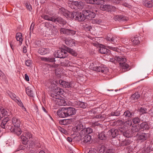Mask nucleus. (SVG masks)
Here are the masks:
<instances>
[{"label":"nucleus","mask_w":153,"mask_h":153,"mask_svg":"<svg viewBox=\"0 0 153 153\" xmlns=\"http://www.w3.org/2000/svg\"><path fill=\"white\" fill-rule=\"evenodd\" d=\"M91 136L90 135H86L83 137L80 140H81L82 144H85L89 142L91 140Z\"/></svg>","instance_id":"aec40b11"},{"label":"nucleus","mask_w":153,"mask_h":153,"mask_svg":"<svg viewBox=\"0 0 153 153\" xmlns=\"http://www.w3.org/2000/svg\"><path fill=\"white\" fill-rule=\"evenodd\" d=\"M60 32L62 33L65 34L67 35H69V29L64 28H61L60 30Z\"/></svg>","instance_id":"a18cd8bd"},{"label":"nucleus","mask_w":153,"mask_h":153,"mask_svg":"<svg viewBox=\"0 0 153 153\" xmlns=\"http://www.w3.org/2000/svg\"><path fill=\"white\" fill-rule=\"evenodd\" d=\"M117 38L115 37H111V40L110 42H113V43H115L116 42H117Z\"/></svg>","instance_id":"6e6d98bb"},{"label":"nucleus","mask_w":153,"mask_h":153,"mask_svg":"<svg viewBox=\"0 0 153 153\" xmlns=\"http://www.w3.org/2000/svg\"><path fill=\"white\" fill-rule=\"evenodd\" d=\"M26 93L28 95L31 97H33L34 94L33 92V91L31 90V88H27L26 89Z\"/></svg>","instance_id":"4c0bfd02"},{"label":"nucleus","mask_w":153,"mask_h":153,"mask_svg":"<svg viewBox=\"0 0 153 153\" xmlns=\"http://www.w3.org/2000/svg\"><path fill=\"white\" fill-rule=\"evenodd\" d=\"M20 107H21L22 108V111L23 112H26L27 110L26 108L22 102L20 100Z\"/></svg>","instance_id":"3c124183"},{"label":"nucleus","mask_w":153,"mask_h":153,"mask_svg":"<svg viewBox=\"0 0 153 153\" xmlns=\"http://www.w3.org/2000/svg\"><path fill=\"white\" fill-rule=\"evenodd\" d=\"M89 68L91 70L97 71L101 72L104 74L106 73L108 70L107 68L101 65L100 66H95L93 63L91 64L89 66Z\"/></svg>","instance_id":"7ed1b4c3"},{"label":"nucleus","mask_w":153,"mask_h":153,"mask_svg":"<svg viewBox=\"0 0 153 153\" xmlns=\"http://www.w3.org/2000/svg\"><path fill=\"white\" fill-rule=\"evenodd\" d=\"M93 132V130L91 128L88 127L87 128L82 129L79 133V134L78 137H77L76 139L78 140L79 141L81 139V137L85 135H88L91 133Z\"/></svg>","instance_id":"423d86ee"},{"label":"nucleus","mask_w":153,"mask_h":153,"mask_svg":"<svg viewBox=\"0 0 153 153\" xmlns=\"http://www.w3.org/2000/svg\"><path fill=\"white\" fill-rule=\"evenodd\" d=\"M97 151L95 149H91L89 150L88 153H97Z\"/></svg>","instance_id":"774afa93"},{"label":"nucleus","mask_w":153,"mask_h":153,"mask_svg":"<svg viewBox=\"0 0 153 153\" xmlns=\"http://www.w3.org/2000/svg\"><path fill=\"white\" fill-rule=\"evenodd\" d=\"M65 44L70 47L75 46L76 41L70 38H68L65 39Z\"/></svg>","instance_id":"4468645a"},{"label":"nucleus","mask_w":153,"mask_h":153,"mask_svg":"<svg viewBox=\"0 0 153 153\" xmlns=\"http://www.w3.org/2000/svg\"><path fill=\"white\" fill-rule=\"evenodd\" d=\"M94 22L97 24H100L102 22V20L101 19H97L94 20Z\"/></svg>","instance_id":"0e129e2a"},{"label":"nucleus","mask_w":153,"mask_h":153,"mask_svg":"<svg viewBox=\"0 0 153 153\" xmlns=\"http://www.w3.org/2000/svg\"><path fill=\"white\" fill-rule=\"evenodd\" d=\"M45 27L48 29H49V30H51L52 33H54V31L56 32V28L55 26L48 22L45 23Z\"/></svg>","instance_id":"a211bd4d"},{"label":"nucleus","mask_w":153,"mask_h":153,"mask_svg":"<svg viewBox=\"0 0 153 153\" xmlns=\"http://www.w3.org/2000/svg\"><path fill=\"white\" fill-rule=\"evenodd\" d=\"M111 6L110 5H102L100 6V9L102 10H109L111 9Z\"/></svg>","instance_id":"c9c22d12"},{"label":"nucleus","mask_w":153,"mask_h":153,"mask_svg":"<svg viewBox=\"0 0 153 153\" xmlns=\"http://www.w3.org/2000/svg\"><path fill=\"white\" fill-rule=\"evenodd\" d=\"M108 0H85L87 3L91 4H96L97 5H100L103 4L104 2Z\"/></svg>","instance_id":"2eb2a0df"},{"label":"nucleus","mask_w":153,"mask_h":153,"mask_svg":"<svg viewBox=\"0 0 153 153\" xmlns=\"http://www.w3.org/2000/svg\"><path fill=\"white\" fill-rule=\"evenodd\" d=\"M38 52L41 54L44 55L47 53V50L46 49L41 48L39 49Z\"/></svg>","instance_id":"c03bdc74"},{"label":"nucleus","mask_w":153,"mask_h":153,"mask_svg":"<svg viewBox=\"0 0 153 153\" xmlns=\"http://www.w3.org/2000/svg\"><path fill=\"white\" fill-rule=\"evenodd\" d=\"M131 41L134 45H137L139 43V37H134L131 39Z\"/></svg>","instance_id":"58836bf2"},{"label":"nucleus","mask_w":153,"mask_h":153,"mask_svg":"<svg viewBox=\"0 0 153 153\" xmlns=\"http://www.w3.org/2000/svg\"><path fill=\"white\" fill-rule=\"evenodd\" d=\"M67 3L68 6L72 9L78 8L81 10L83 8L84 5V3L82 1L73 0L68 1Z\"/></svg>","instance_id":"f03ea898"},{"label":"nucleus","mask_w":153,"mask_h":153,"mask_svg":"<svg viewBox=\"0 0 153 153\" xmlns=\"http://www.w3.org/2000/svg\"><path fill=\"white\" fill-rule=\"evenodd\" d=\"M126 129L125 127L120 126L119 128V130L121 133H123L126 130Z\"/></svg>","instance_id":"5fc2aeb1"},{"label":"nucleus","mask_w":153,"mask_h":153,"mask_svg":"<svg viewBox=\"0 0 153 153\" xmlns=\"http://www.w3.org/2000/svg\"><path fill=\"white\" fill-rule=\"evenodd\" d=\"M134 113L131 111H130L128 110L126 111L124 113L123 115L126 118H131L132 116H134Z\"/></svg>","instance_id":"cd10ccee"},{"label":"nucleus","mask_w":153,"mask_h":153,"mask_svg":"<svg viewBox=\"0 0 153 153\" xmlns=\"http://www.w3.org/2000/svg\"><path fill=\"white\" fill-rule=\"evenodd\" d=\"M107 117V115L105 114H100L96 116V118L104 120Z\"/></svg>","instance_id":"37998d69"},{"label":"nucleus","mask_w":153,"mask_h":153,"mask_svg":"<svg viewBox=\"0 0 153 153\" xmlns=\"http://www.w3.org/2000/svg\"><path fill=\"white\" fill-rule=\"evenodd\" d=\"M76 33V31L74 30L69 29V35L73 36Z\"/></svg>","instance_id":"e2e57ef3"},{"label":"nucleus","mask_w":153,"mask_h":153,"mask_svg":"<svg viewBox=\"0 0 153 153\" xmlns=\"http://www.w3.org/2000/svg\"><path fill=\"white\" fill-rule=\"evenodd\" d=\"M52 20V22L56 24L59 23L64 25L66 24L65 21H64V20L60 17L53 16Z\"/></svg>","instance_id":"f8f14e48"},{"label":"nucleus","mask_w":153,"mask_h":153,"mask_svg":"<svg viewBox=\"0 0 153 153\" xmlns=\"http://www.w3.org/2000/svg\"><path fill=\"white\" fill-rule=\"evenodd\" d=\"M25 136L24 135H21V140L22 143L24 145H26L28 141V138L30 139L32 137V135L29 132H25Z\"/></svg>","instance_id":"9d476101"},{"label":"nucleus","mask_w":153,"mask_h":153,"mask_svg":"<svg viewBox=\"0 0 153 153\" xmlns=\"http://www.w3.org/2000/svg\"><path fill=\"white\" fill-rule=\"evenodd\" d=\"M71 15V17L72 18H74L75 17V19L79 21H83L86 19L85 16L83 13V11L82 13L77 12L72 13Z\"/></svg>","instance_id":"39448f33"},{"label":"nucleus","mask_w":153,"mask_h":153,"mask_svg":"<svg viewBox=\"0 0 153 153\" xmlns=\"http://www.w3.org/2000/svg\"><path fill=\"white\" fill-rule=\"evenodd\" d=\"M147 134L144 133H138L137 134V139L141 141H144L147 139Z\"/></svg>","instance_id":"ddd939ff"},{"label":"nucleus","mask_w":153,"mask_h":153,"mask_svg":"<svg viewBox=\"0 0 153 153\" xmlns=\"http://www.w3.org/2000/svg\"><path fill=\"white\" fill-rule=\"evenodd\" d=\"M58 10V12L60 14H62L65 16L68 15L67 11L64 7H61L60 8H59Z\"/></svg>","instance_id":"473e14b6"},{"label":"nucleus","mask_w":153,"mask_h":153,"mask_svg":"<svg viewBox=\"0 0 153 153\" xmlns=\"http://www.w3.org/2000/svg\"><path fill=\"white\" fill-rule=\"evenodd\" d=\"M140 94L138 92H136L133 94L131 97V100H137L140 97Z\"/></svg>","instance_id":"2f4dec72"},{"label":"nucleus","mask_w":153,"mask_h":153,"mask_svg":"<svg viewBox=\"0 0 153 153\" xmlns=\"http://www.w3.org/2000/svg\"><path fill=\"white\" fill-rule=\"evenodd\" d=\"M74 106L77 108H85L87 106V104L83 102L76 101L74 102Z\"/></svg>","instance_id":"dca6fc26"},{"label":"nucleus","mask_w":153,"mask_h":153,"mask_svg":"<svg viewBox=\"0 0 153 153\" xmlns=\"http://www.w3.org/2000/svg\"><path fill=\"white\" fill-rule=\"evenodd\" d=\"M114 150L112 149L108 148H106L105 151V153H114Z\"/></svg>","instance_id":"8fccbe9b"},{"label":"nucleus","mask_w":153,"mask_h":153,"mask_svg":"<svg viewBox=\"0 0 153 153\" xmlns=\"http://www.w3.org/2000/svg\"><path fill=\"white\" fill-rule=\"evenodd\" d=\"M9 95L12 99L14 100L15 101L17 102L18 104L19 105V104L18 103L19 102V100L18 97H17V98L16 95L15 94L12 93L11 92H10Z\"/></svg>","instance_id":"c756f323"},{"label":"nucleus","mask_w":153,"mask_h":153,"mask_svg":"<svg viewBox=\"0 0 153 153\" xmlns=\"http://www.w3.org/2000/svg\"><path fill=\"white\" fill-rule=\"evenodd\" d=\"M32 64V62L30 60H27L25 62V64L27 66H30Z\"/></svg>","instance_id":"052dcab7"},{"label":"nucleus","mask_w":153,"mask_h":153,"mask_svg":"<svg viewBox=\"0 0 153 153\" xmlns=\"http://www.w3.org/2000/svg\"><path fill=\"white\" fill-rule=\"evenodd\" d=\"M42 17L45 20L52 21V19L53 18V16L51 17L47 14H43L42 16Z\"/></svg>","instance_id":"ea45409f"},{"label":"nucleus","mask_w":153,"mask_h":153,"mask_svg":"<svg viewBox=\"0 0 153 153\" xmlns=\"http://www.w3.org/2000/svg\"><path fill=\"white\" fill-rule=\"evenodd\" d=\"M131 142L130 139L127 138L121 141V145L122 146H128L131 143Z\"/></svg>","instance_id":"393cba45"},{"label":"nucleus","mask_w":153,"mask_h":153,"mask_svg":"<svg viewBox=\"0 0 153 153\" xmlns=\"http://www.w3.org/2000/svg\"><path fill=\"white\" fill-rule=\"evenodd\" d=\"M56 103L61 106H65L66 105V103L65 100L62 99H59L56 100Z\"/></svg>","instance_id":"72a5a7b5"},{"label":"nucleus","mask_w":153,"mask_h":153,"mask_svg":"<svg viewBox=\"0 0 153 153\" xmlns=\"http://www.w3.org/2000/svg\"><path fill=\"white\" fill-rule=\"evenodd\" d=\"M98 138L101 140H105L106 138V136L103 132H101L98 135Z\"/></svg>","instance_id":"79ce46f5"},{"label":"nucleus","mask_w":153,"mask_h":153,"mask_svg":"<svg viewBox=\"0 0 153 153\" xmlns=\"http://www.w3.org/2000/svg\"><path fill=\"white\" fill-rule=\"evenodd\" d=\"M108 133L111 137L114 138L118 134V131L117 129L114 128L109 130Z\"/></svg>","instance_id":"6ab92c4d"},{"label":"nucleus","mask_w":153,"mask_h":153,"mask_svg":"<svg viewBox=\"0 0 153 153\" xmlns=\"http://www.w3.org/2000/svg\"><path fill=\"white\" fill-rule=\"evenodd\" d=\"M63 90L61 88H57L54 90L55 94L57 95H62L64 93Z\"/></svg>","instance_id":"f704fd0d"},{"label":"nucleus","mask_w":153,"mask_h":153,"mask_svg":"<svg viewBox=\"0 0 153 153\" xmlns=\"http://www.w3.org/2000/svg\"><path fill=\"white\" fill-rule=\"evenodd\" d=\"M124 124L125 126L128 128L132 125V122L131 120H128L125 122Z\"/></svg>","instance_id":"49530a36"},{"label":"nucleus","mask_w":153,"mask_h":153,"mask_svg":"<svg viewBox=\"0 0 153 153\" xmlns=\"http://www.w3.org/2000/svg\"><path fill=\"white\" fill-rule=\"evenodd\" d=\"M40 59L41 60L47 62H53L55 61L54 58L41 57Z\"/></svg>","instance_id":"bb28decb"},{"label":"nucleus","mask_w":153,"mask_h":153,"mask_svg":"<svg viewBox=\"0 0 153 153\" xmlns=\"http://www.w3.org/2000/svg\"><path fill=\"white\" fill-rule=\"evenodd\" d=\"M143 4L146 7H151L153 6V1L152 0H145Z\"/></svg>","instance_id":"5701e85b"},{"label":"nucleus","mask_w":153,"mask_h":153,"mask_svg":"<svg viewBox=\"0 0 153 153\" xmlns=\"http://www.w3.org/2000/svg\"><path fill=\"white\" fill-rule=\"evenodd\" d=\"M117 62V61L121 66L124 69H127L129 67V65L126 63V59L121 56H116Z\"/></svg>","instance_id":"0eeeda50"},{"label":"nucleus","mask_w":153,"mask_h":153,"mask_svg":"<svg viewBox=\"0 0 153 153\" xmlns=\"http://www.w3.org/2000/svg\"><path fill=\"white\" fill-rule=\"evenodd\" d=\"M100 48L99 52L101 53L105 54L109 52V50L106 48L105 47L102 45H100Z\"/></svg>","instance_id":"4be33fe9"},{"label":"nucleus","mask_w":153,"mask_h":153,"mask_svg":"<svg viewBox=\"0 0 153 153\" xmlns=\"http://www.w3.org/2000/svg\"><path fill=\"white\" fill-rule=\"evenodd\" d=\"M110 114L111 116H118L120 115V113L119 111H116L114 112H112Z\"/></svg>","instance_id":"09e8293b"},{"label":"nucleus","mask_w":153,"mask_h":153,"mask_svg":"<svg viewBox=\"0 0 153 153\" xmlns=\"http://www.w3.org/2000/svg\"><path fill=\"white\" fill-rule=\"evenodd\" d=\"M9 118L7 117L2 120L1 122L0 123L1 127L5 129L6 128V125L7 122L9 121Z\"/></svg>","instance_id":"b1692460"},{"label":"nucleus","mask_w":153,"mask_h":153,"mask_svg":"<svg viewBox=\"0 0 153 153\" xmlns=\"http://www.w3.org/2000/svg\"><path fill=\"white\" fill-rule=\"evenodd\" d=\"M59 129L60 132L65 134L67 133V131L63 128L60 127L59 128Z\"/></svg>","instance_id":"13d9d810"},{"label":"nucleus","mask_w":153,"mask_h":153,"mask_svg":"<svg viewBox=\"0 0 153 153\" xmlns=\"http://www.w3.org/2000/svg\"><path fill=\"white\" fill-rule=\"evenodd\" d=\"M123 134L125 137L128 138L133 135L131 132H130L129 131L126 130L123 133Z\"/></svg>","instance_id":"e433bc0d"},{"label":"nucleus","mask_w":153,"mask_h":153,"mask_svg":"<svg viewBox=\"0 0 153 153\" xmlns=\"http://www.w3.org/2000/svg\"><path fill=\"white\" fill-rule=\"evenodd\" d=\"M106 149V147L104 146H102L99 151V153H105V151Z\"/></svg>","instance_id":"603ef678"},{"label":"nucleus","mask_w":153,"mask_h":153,"mask_svg":"<svg viewBox=\"0 0 153 153\" xmlns=\"http://www.w3.org/2000/svg\"><path fill=\"white\" fill-rule=\"evenodd\" d=\"M66 51L71 54L74 56H76L77 55V53L73 49L68 47H67L66 49Z\"/></svg>","instance_id":"c85d7f7f"},{"label":"nucleus","mask_w":153,"mask_h":153,"mask_svg":"<svg viewBox=\"0 0 153 153\" xmlns=\"http://www.w3.org/2000/svg\"><path fill=\"white\" fill-rule=\"evenodd\" d=\"M83 125L80 123H79L74 128V130L78 131L80 130L81 129H83Z\"/></svg>","instance_id":"a19ab883"},{"label":"nucleus","mask_w":153,"mask_h":153,"mask_svg":"<svg viewBox=\"0 0 153 153\" xmlns=\"http://www.w3.org/2000/svg\"><path fill=\"white\" fill-rule=\"evenodd\" d=\"M67 56V53L65 50L63 49L58 50L55 54V56L57 58H64Z\"/></svg>","instance_id":"6e6552de"},{"label":"nucleus","mask_w":153,"mask_h":153,"mask_svg":"<svg viewBox=\"0 0 153 153\" xmlns=\"http://www.w3.org/2000/svg\"><path fill=\"white\" fill-rule=\"evenodd\" d=\"M51 96L52 97L56 99L57 100H58L59 99H60L61 98V96L59 95L56 94L55 93L54 94H52Z\"/></svg>","instance_id":"864d4df0"},{"label":"nucleus","mask_w":153,"mask_h":153,"mask_svg":"<svg viewBox=\"0 0 153 153\" xmlns=\"http://www.w3.org/2000/svg\"><path fill=\"white\" fill-rule=\"evenodd\" d=\"M108 47L109 49L115 51H118V49L117 48L113 47L110 46H108Z\"/></svg>","instance_id":"69168bd1"},{"label":"nucleus","mask_w":153,"mask_h":153,"mask_svg":"<svg viewBox=\"0 0 153 153\" xmlns=\"http://www.w3.org/2000/svg\"><path fill=\"white\" fill-rule=\"evenodd\" d=\"M92 11L88 10L83 11V13H84L86 19H91L95 17L96 14L94 12H93L95 11V10H94V11L92 10ZM95 11H96L97 10H95Z\"/></svg>","instance_id":"1a4fd4ad"},{"label":"nucleus","mask_w":153,"mask_h":153,"mask_svg":"<svg viewBox=\"0 0 153 153\" xmlns=\"http://www.w3.org/2000/svg\"><path fill=\"white\" fill-rule=\"evenodd\" d=\"M140 129V126L133 125L131 128V131L133 134V133L139 131Z\"/></svg>","instance_id":"a878e982"},{"label":"nucleus","mask_w":153,"mask_h":153,"mask_svg":"<svg viewBox=\"0 0 153 153\" xmlns=\"http://www.w3.org/2000/svg\"><path fill=\"white\" fill-rule=\"evenodd\" d=\"M146 109L142 107L140 108V112L142 114L146 113Z\"/></svg>","instance_id":"4d7b16f0"},{"label":"nucleus","mask_w":153,"mask_h":153,"mask_svg":"<svg viewBox=\"0 0 153 153\" xmlns=\"http://www.w3.org/2000/svg\"><path fill=\"white\" fill-rule=\"evenodd\" d=\"M12 122L14 127L12 131L18 136L19 135V120L16 117H13L12 119Z\"/></svg>","instance_id":"20e7f679"},{"label":"nucleus","mask_w":153,"mask_h":153,"mask_svg":"<svg viewBox=\"0 0 153 153\" xmlns=\"http://www.w3.org/2000/svg\"><path fill=\"white\" fill-rule=\"evenodd\" d=\"M26 7L27 10H29L30 11H31L32 10V7L31 6L30 4L27 3L26 4Z\"/></svg>","instance_id":"bf43d9fd"},{"label":"nucleus","mask_w":153,"mask_h":153,"mask_svg":"<svg viewBox=\"0 0 153 153\" xmlns=\"http://www.w3.org/2000/svg\"><path fill=\"white\" fill-rule=\"evenodd\" d=\"M114 19L116 21L118 20L120 21H127L128 20L127 17L122 15H116L114 17Z\"/></svg>","instance_id":"412c9836"},{"label":"nucleus","mask_w":153,"mask_h":153,"mask_svg":"<svg viewBox=\"0 0 153 153\" xmlns=\"http://www.w3.org/2000/svg\"><path fill=\"white\" fill-rule=\"evenodd\" d=\"M8 115L7 110L2 106L0 107V121L5 116Z\"/></svg>","instance_id":"f3484780"},{"label":"nucleus","mask_w":153,"mask_h":153,"mask_svg":"<svg viewBox=\"0 0 153 153\" xmlns=\"http://www.w3.org/2000/svg\"><path fill=\"white\" fill-rule=\"evenodd\" d=\"M76 113V109L72 107H63L61 110H58L57 112V115L62 118L72 116Z\"/></svg>","instance_id":"f257e3e1"},{"label":"nucleus","mask_w":153,"mask_h":153,"mask_svg":"<svg viewBox=\"0 0 153 153\" xmlns=\"http://www.w3.org/2000/svg\"><path fill=\"white\" fill-rule=\"evenodd\" d=\"M110 61L114 63H115L117 62L116 56L114 58H110Z\"/></svg>","instance_id":"338daca9"},{"label":"nucleus","mask_w":153,"mask_h":153,"mask_svg":"<svg viewBox=\"0 0 153 153\" xmlns=\"http://www.w3.org/2000/svg\"><path fill=\"white\" fill-rule=\"evenodd\" d=\"M133 123L134 124H137L140 122V119L137 117H135L132 119Z\"/></svg>","instance_id":"de8ad7c7"},{"label":"nucleus","mask_w":153,"mask_h":153,"mask_svg":"<svg viewBox=\"0 0 153 153\" xmlns=\"http://www.w3.org/2000/svg\"><path fill=\"white\" fill-rule=\"evenodd\" d=\"M140 129L143 130H148L149 128V126L148 124L146 122H143L140 125Z\"/></svg>","instance_id":"7c9ffc66"},{"label":"nucleus","mask_w":153,"mask_h":153,"mask_svg":"<svg viewBox=\"0 0 153 153\" xmlns=\"http://www.w3.org/2000/svg\"><path fill=\"white\" fill-rule=\"evenodd\" d=\"M124 1L125 2H127V0H114V3L117 4H118L119 3H121V1Z\"/></svg>","instance_id":"680f3d73"},{"label":"nucleus","mask_w":153,"mask_h":153,"mask_svg":"<svg viewBox=\"0 0 153 153\" xmlns=\"http://www.w3.org/2000/svg\"><path fill=\"white\" fill-rule=\"evenodd\" d=\"M59 83L62 87L69 88L74 87L73 83L71 82H66L62 80H59Z\"/></svg>","instance_id":"9b49d317"}]
</instances>
